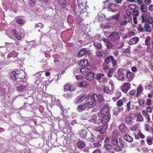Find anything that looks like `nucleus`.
<instances>
[{"label":"nucleus","instance_id":"nucleus-1","mask_svg":"<svg viewBox=\"0 0 153 153\" xmlns=\"http://www.w3.org/2000/svg\"><path fill=\"white\" fill-rule=\"evenodd\" d=\"M78 5L79 6V10L80 14H83L87 12V9L88 7L86 4V2L82 1L81 0H77Z\"/></svg>","mask_w":153,"mask_h":153},{"label":"nucleus","instance_id":"nucleus-2","mask_svg":"<svg viewBox=\"0 0 153 153\" xmlns=\"http://www.w3.org/2000/svg\"><path fill=\"white\" fill-rule=\"evenodd\" d=\"M10 76L11 79L13 80H16L18 78L21 79L25 78V76H24V78L20 77L19 75L18 74H17L15 71H13L11 72Z\"/></svg>","mask_w":153,"mask_h":153},{"label":"nucleus","instance_id":"nucleus-3","mask_svg":"<svg viewBox=\"0 0 153 153\" xmlns=\"http://www.w3.org/2000/svg\"><path fill=\"white\" fill-rule=\"evenodd\" d=\"M105 106H104L100 112V117H102L101 122L103 124H105Z\"/></svg>","mask_w":153,"mask_h":153},{"label":"nucleus","instance_id":"nucleus-4","mask_svg":"<svg viewBox=\"0 0 153 153\" xmlns=\"http://www.w3.org/2000/svg\"><path fill=\"white\" fill-rule=\"evenodd\" d=\"M64 91H72L74 90L73 85L69 83H66L63 87Z\"/></svg>","mask_w":153,"mask_h":153},{"label":"nucleus","instance_id":"nucleus-5","mask_svg":"<svg viewBox=\"0 0 153 153\" xmlns=\"http://www.w3.org/2000/svg\"><path fill=\"white\" fill-rule=\"evenodd\" d=\"M86 97V95L85 94H81L76 98V102L77 103H80L85 100Z\"/></svg>","mask_w":153,"mask_h":153},{"label":"nucleus","instance_id":"nucleus-6","mask_svg":"<svg viewBox=\"0 0 153 153\" xmlns=\"http://www.w3.org/2000/svg\"><path fill=\"white\" fill-rule=\"evenodd\" d=\"M97 80L100 82L104 83L105 82V77L104 74L100 73L97 76Z\"/></svg>","mask_w":153,"mask_h":153},{"label":"nucleus","instance_id":"nucleus-7","mask_svg":"<svg viewBox=\"0 0 153 153\" xmlns=\"http://www.w3.org/2000/svg\"><path fill=\"white\" fill-rule=\"evenodd\" d=\"M79 70L81 72V73L85 75V76L86 75L88 74V73L90 72L91 69L85 67L80 68Z\"/></svg>","mask_w":153,"mask_h":153},{"label":"nucleus","instance_id":"nucleus-8","mask_svg":"<svg viewBox=\"0 0 153 153\" xmlns=\"http://www.w3.org/2000/svg\"><path fill=\"white\" fill-rule=\"evenodd\" d=\"M87 104L83 103L78 105L77 107V109L79 112H82L85 110L87 108Z\"/></svg>","mask_w":153,"mask_h":153},{"label":"nucleus","instance_id":"nucleus-9","mask_svg":"<svg viewBox=\"0 0 153 153\" xmlns=\"http://www.w3.org/2000/svg\"><path fill=\"white\" fill-rule=\"evenodd\" d=\"M88 51L84 48L81 49L78 52V56L79 57H81L82 56H85L88 54Z\"/></svg>","mask_w":153,"mask_h":153},{"label":"nucleus","instance_id":"nucleus-10","mask_svg":"<svg viewBox=\"0 0 153 153\" xmlns=\"http://www.w3.org/2000/svg\"><path fill=\"white\" fill-rule=\"evenodd\" d=\"M94 74L91 71L88 73L87 75H85V78L86 79L89 81L92 80L94 79Z\"/></svg>","mask_w":153,"mask_h":153},{"label":"nucleus","instance_id":"nucleus-11","mask_svg":"<svg viewBox=\"0 0 153 153\" xmlns=\"http://www.w3.org/2000/svg\"><path fill=\"white\" fill-rule=\"evenodd\" d=\"M104 125V126L103 127L100 126L96 128H95L96 131H98L101 134H104L105 132V124Z\"/></svg>","mask_w":153,"mask_h":153},{"label":"nucleus","instance_id":"nucleus-12","mask_svg":"<svg viewBox=\"0 0 153 153\" xmlns=\"http://www.w3.org/2000/svg\"><path fill=\"white\" fill-rule=\"evenodd\" d=\"M79 65L81 66L84 67L89 66L90 63L87 60L85 59L79 62Z\"/></svg>","mask_w":153,"mask_h":153},{"label":"nucleus","instance_id":"nucleus-13","mask_svg":"<svg viewBox=\"0 0 153 153\" xmlns=\"http://www.w3.org/2000/svg\"><path fill=\"white\" fill-rule=\"evenodd\" d=\"M58 2L63 8H65L67 6V2L65 0H57Z\"/></svg>","mask_w":153,"mask_h":153},{"label":"nucleus","instance_id":"nucleus-14","mask_svg":"<svg viewBox=\"0 0 153 153\" xmlns=\"http://www.w3.org/2000/svg\"><path fill=\"white\" fill-rule=\"evenodd\" d=\"M85 146V144L82 141H79L77 143V146L79 149L83 148Z\"/></svg>","mask_w":153,"mask_h":153},{"label":"nucleus","instance_id":"nucleus-15","mask_svg":"<svg viewBox=\"0 0 153 153\" xmlns=\"http://www.w3.org/2000/svg\"><path fill=\"white\" fill-rule=\"evenodd\" d=\"M96 54L98 57H101L103 58L105 56V53L103 52L97 51L96 52Z\"/></svg>","mask_w":153,"mask_h":153},{"label":"nucleus","instance_id":"nucleus-16","mask_svg":"<svg viewBox=\"0 0 153 153\" xmlns=\"http://www.w3.org/2000/svg\"><path fill=\"white\" fill-rule=\"evenodd\" d=\"M94 45L97 49H99L102 47V45L99 42H94Z\"/></svg>","mask_w":153,"mask_h":153},{"label":"nucleus","instance_id":"nucleus-17","mask_svg":"<svg viewBox=\"0 0 153 153\" xmlns=\"http://www.w3.org/2000/svg\"><path fill=\"white\" fill-rule=\"evenodd\" d=\"M87 134V132L85 129L82 130L80 133V136L82 138L85 137Z\"/></svg>","mask_w":153,"mask_h":153},{"label":"nucleus","instance_id":"nucleus-18","mask_svg":"<svg viewBox=\"0 0 153 153\" xmlns=\"http://www.w3.org/2000/svg\"><path fill=\"white\" fill-rule=\"evenodd\" d=\"M63 96L67 99H69L72 97V94L71 93H65L63 94Z\"/></svg>","mask_w":153,"mask_h":153},{"label":"nucleus","instance_id":"nucleus-19","mask_svg":"<svg viewBox=\"0 0 153 153\" xmlns=\"http://www.w3.org/2000/svg\"><path fill=\"white\" fill-rule=\"evenodd\" d=\"M78 85L81 87H85L87 85V83L86 81L82 82L81 83H79Z\"/></svg>","mask_w":153,"mask_h":153},{"label":"nucleus","instance_id":"nucleus-20","mask_svg":"<svg viewBox=\"0 0 153 153\" xmlns=\"http://www.w3.org/2000/svg\"><path fill=\"white\" fill-rule=\"evenodd\" d=\"M95 96H96V101H97L100 100L103 101L104 99L102 95L99 94L97 95H95Z\"/></svg>","mask_w":153,"mask_h":153},{"label":"nucleus","instance_id":"nucleus-21","mask_svg":"<svg viewBox=\"0 0 153 153\" xmlns=\"http://www.w3.org/2000/svg\"><path fill=\"white\" fill-rule=\"evenodd\" d=\"M16 22L17 23L19 24L20 25H23L24 24V21L22 20L19 18H18L16 19Z\"/></svg>","mask_w":153,"mask_h":153},{"label":"nucleus","instance_id":"nucleus-22","mask_svg":"<svg viewBox=\"0 0 153 153\" xmlns=\"http://www.w3.org/2000/svg\"><path fill=\"white\" fill-rule=\"evenodd\" d=\"M11 31L13 35L15 36L19 34L18 32L15 29H12Z\"/></svg>","mask_w":153,"mask_h":153},{"label":"nucleus","instance_id":"nucleus-23","mask_svg":"<svg viewBox=\"0 0 153 153\" xmlns=\"http://www.w3.org/2000/svg\"><path fill=\"white\" fill-rule=\"evenodd\" d=\"M85 104H87V107L88 106V105H91V107H93L96 104L95 103V102L93 101L89 102H85Z\"/></svg>","mask_w":153,"mask_h":153},{"label":"nucleus","instance_id":"nucleus-24","mask_svg":"<svg viewBox=\"0 0 153 153\" xmlns=\"http://www.w3.org/2000/svg\"><path fill=\"white\" fill-rule=\"evenodd\" d=\"M25 88V86L24 85H20L19 86H18L17 87V89L18 91H21L23 90V89Z\"/></svg>","mask_w":153,"mask_h":153},{"label":"nucleus","instance_id":"nucleus-25","mask_svg":"<svg viewBox=\"0 0 153 153\" xmlns=\"http://www.w3.org/2000/svg\"><path fill=\"white\" fill-rule=\"evenodd\" d=\"M36 26L35 27H39L40 28H42L44 26V25L43 24L41 23H39L37 24L36 25H35Z\"/></svg>","mask_w":153,"mask_h":153},{"label":"nucleus","instance_id":"nucleus-26","mask_svg":"<svg viewBox=\"0 0 153 153\" xmlns=\"http://www.w3.org/2000/svg\"><path fill=\"white\" fill-rule=\"evenodd\" d=\"M77 22L79 24L82 22L83 21V20L81 19L80 16L77 17L76 18Z\"/></svg>","mask_w":153,"mask_h":153},{"label":"nucleus","instance_id":"nucleus-27","mask_svg":"<svg viewBox=\"0 0 153 153\" xmlns=\"http://www.w3.org/2000/svg\"><path fill=\"white\" fill-rule=\"evenodd\" d=\"M95 95H97L95 93H94V94H93L91 97V98L92 99V100H94V101H96V96Z\"/></svg>","mask_w":153,"mask_h":153},{"label":"nucleus","instance_id":"nucleus-28","mask_svg":"<svg viewBox=\"0 0 153 153\" xmlns=\"http://www.w3.org/2000/svg\"><path fill=\"white\" fill-rule=\"evenodd\" d=\"M76 79L78 80H81L83 76L82 75H76Z\"/></svg>","mask_w":153,"mask_h":153},{"label":"nucleus","instance_id":"nucleus-29","mask_svg":"<svg viewBox=\"0 0 153 153\" xmlns=\"http://www.w3.org/2000/svg\"><path fill=\"white\" fill-rule=\"evenodd\" d=\"M24 151V153H30L31 152L30 149L28 148L25 149Z\"/></svg>","mask_w":153,"mask_h":153},{"label":"nucleus","instance_id":"nucleus-30","mask_svg":"<svg viewBox=\"0 0 153 153\" xmlns=\"http://www.w3.org/2000/svg\"><path fill=\"white\" fill-rule=\"evenodd\" d=\"M16 39L19 40H20L22 39V37L21 36L19 35V34H18V35H17L15 36Z\"/></svg>","mask_w":153,"mask_h":153},{"label":"nucleus","instance_id":"nucleus-31","mask_svg":"<svg viewBox=\"0 0 153 153\" xmlns=\"http://www.w3.org/2000/svg\"><path fill=\"white\" fill-rule=\"evenodd\" d=\"M30 4H35L36 3L35 0H30Z\"/></svg>","mask_w":153,"mask_h":153},{"label":"nucleus","instance_id":"nucleus-32","mask_svg":"<svg viewBox=\"0 0 153 153\" xmlns=\"http://www.w3.org/2000/svg\"><path fill=\"white\" fill-rule=\"evenodd\" d=\"M93 153H100V151L99 149H97L94 151Z\"/></svg>","mask_w":153,"mask_h":153},{"label":"nucleus","instance_id":"nucleus-33","mask_svg":"<svg viewBox=\"0 0 153 153\" xmlns=\"http://www.w3.org/2000/svg\"><path fill=\"white\" fill-rule=\"evenodd\" d=\"M50 73L49 72H47L45 73V75L46 76H48L50 75Z\"/></svg>","mask_w":153,"mask_h":153},{"label":"nucleus","instance_id":"nucleus-34","mask_svg":"<svg viewBox=\"0 0 153 153\" xmlns=\"http://www.w3.org/2000/svg\"><path fill=\"white\" fill-rule=\"evenodd\" d=\"M104 92H105V87H104Z\"/></svg>","mask_w":153,"mask_h":153},{"label":"nucleus","instance_id":"nucleus-35","mask_svg":"<svg viewBox=\"0 0 153 153\" xmlns=\"http://www.w3.org/2000/svg\"><path fill=\"white\" fill-rule=\"evenodd\" d=\"M102 24H101V27H104L102 26Z\"/></svg>","mask_w":153,"mask_h":153},{"label":"nucleus","instance_id":"nucleus-36","mask_svg":"<svg viewBox=\"0 0 153 153\" xmlns=\"http://www.w3.org/2000/svg\"><path fill=\"white\" fill-rule=\"evenodd\" d=\"M104 147L105 148V145H104Z\"/></svg>","mask_w":153,"mask_h":153},{"label":"nucleus","instance_id":"nucleus-37","mask_svg":"<svg viewBox=\"0 0 153 153\" xmlns=\"http://www.w3.org/2000/svg\"><path fill=\"white\" fill-rule=\"evenodd\" d=\"M103 41H105V39H104L103 40Z\"/></svg>","mask_w":153,"mask_h":153},{"label":"nucleus","instance_id":"nucleus-38","mask_svg":"<svg viewBox=\"0 0 153 153\" xmlns=\"http://www.w3.org/2000/svg\"><path fill=\"white\" fill-rule=\"evenodd\" d=\"M103 67L104 68V69H105V67H104V66H103Z\"/></svg>","mask_w":153,"mask_h":153},{"label":"nucleus","instance_id":"nucleus-39","mask_svg":"<svg viewBox=\"0 0 153 153\" xmlns=\"http://www.w3.org/2000/svg\"><path fill=\"white\" fill-rule=\"evenodd\" d=\"M104 61L105 62V59H104Z\"/></svg>","mask_w":153,"mask_h":153},{"label":"nucleus","instance_id":"nucleus-40","mask_svg":"<svg viewBox=\"0 0 153 153\" xmlns=\"http://www.w3.org/2000/svg\"><path fill=\"white\" fill-rule=\"evenodd\" d=\"M38 31H39L40 30H39Z\"/></svg>","mask_w":153,"mask_h":153},{"label":"nucleus","instance_id":"nucleus-41","mask_svg":"<svg viewBox=\"0 0 153 153\" xmlns=\"http://www.w3.org/2000/svg\"><path fill=\"white\" fill-rule=\"evenodd\" d=\"M105 2V1H103V2Z\"/></svg>","mask_w":153,"mask_h":153}]
</instances>
